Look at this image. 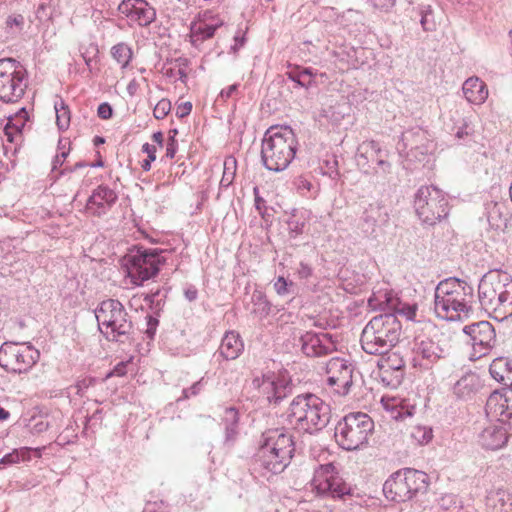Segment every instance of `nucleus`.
Segmentation results:
<instances>
[{
  "label": "nucleus",
  "instance_id": "nucleus-1",
  "mask_svg": "<svg viewBox=\"0 0 512 512\" xmlns=\"http://www.w3.org/2000/svg\"><path fill=\"white\" fill-rule=\"evenodd\" d=\"M295 452L293 436L284 428L268 429L262 433L254 456V469L278 474L290 464Z\"/></svg>",
  "mask_w": 512,
  "mask_h": 512
},
{
  "label": "nucleus",
  "instance_id": "nucleus-2",
  "mask_svg": "<svg viewBox=\"0 0 512 512\" xmlns=\"http://www.w3.org/2000/svg\"><path fill=\"white\" fill-rule=\"evenodd\" d=\"M481 307L493 319L502 322L512 316V277L507 272L490 271L478 285Z\"/></svg>",
  "mask_w": 512,
  "mask_h": 512
},
{
  "label": "nucleus",
  "instance_id": "nucleus-3",
  "mask_svg": "<svg viewBox=\"0 0 512 512\" xmlns=\"http://www.w3.org/2000/svg\"><path fill=\"white\" fill-rule=\"evenodd\" d=\"M474 289L466 281L450 277L438 283L434 294V311L447 321L460 320L472 312Z\"/></svg>",
  "mask_w": 512,
  "mask_h": 512
},
{
  "label": "nucleus",
  "instance_id": "nucleus-4",
  "mask_svg": "<svg viewBox=\"0 0 512 512\" xmlns=\"http://www.w3.org/2000/svg\"><path fill=\"white\" fill-rule=\"evenodd\" d=\"M331 407L312 393L299 394L293 398L287 412L289 424L297 431L316 434L330 422Z\"/></svg>",
  "mask_w": 512,
  "mask_h": 512
},
{
  "label": "nucleus",
  "instance_id": "nucleus-5",
  "mask_svg": "<svg viewBox=\"0 0 512 512\" xmlns=\"http://www.w3.org/2000/svg\"><path fill=\"white\" fill-rule=\"evenodd\" d=\"M297 137L289 126H272L264 134L261 160L264 167L273 172L285 170L297 151Z\"/></svg>",
  "mask_w": 512,
  "mask_h": 512
},
{
  "label": "nucleus",
  "instance_id": "nucleus-6",
  "mask_svg": "<svg viewBox=\"0 0 512 512\" xmlns=\"http://www.w3.org/2000/svg\"><path fill=\"white\" fill-rule=\"evenodd\" d=\"M401 332V322L394 313L377 315L362 331L360 339L362 349L371 355L387 353L398 343Z\"/></svg>",
  "mask_w": 512,
  "mask_h": 512
},
{
  "label": "nucleus",
  "instance_id": "nucleus-7",
  "mask_svg": "<svg viewBox=\"0 0 512 512\" xmlns=\"http://www.w3.org/2000/svg\"><path fill=\"white\" fill-rule=\"evenodd\" d=\"M373 430L374 422L368 414L353 412L337 422L334 437L342 449L353 451L368 443V438Z\"/></svg>",
  "mask_w": 512,
  "mask_h": 512
},
{
  "label": "nucleus",
  "instance_id": "nucleus-8",
  "mask_svg": "<svg viewBox=\"0 0 512 512\" xmlns=\"http://www.w3.org/2000/svg\"><path fill=\"white\" fill-rule=\"evenodd\" d=\"M101 333L110 341H122L133 330V324L123 304L117 299L102 301L95 309Z\"/></svg>",
  "mask_w": 512,
  "mask_h": 512
},
{
  "label": "nucleus",
  "instance_id": "nucleus-9",
  "mask_svg": "<svg viewBox=\"0 0 512 512\" xmlns=\"http://www.w3.org/2000/svg\"><path fill=\"white\" fill-rule=\"evenodd\" d=\"M164 251L161 249H148L139 247L131 251L123 259L127 277L136 286H141L145 281L154 278L160 271V267L166 263Z\"/></svg>",
  "mask_w": 512,
  "mask_h": 512
},
{
  "label": "nucleus",
  "instance_id": "nucleus-10",
  "mask_svg": "<svg viewBox=\"0 0 512 512\" xmlns=\"http://www.w3.org/2000/svg\"><path fill=\"white\" fill-rule=\"evenodd\" d=\"M429 485V477L423 472L412 468L397 471L383 485L387 499L395 502H406L417 493L425 492Z\"/></svg>",
  "mask_w": 512,
  "mask_h": 512
},
{
  "label": "nucleus",
  "instance_id": "nucleus-11",
  "mask_svg": "<svg viewBox=\"0 0 512 512\" xmlns=\"http://www.w3.org/2000/svg\"><path fill=\"white\" fill-rule=\"evenodd\" d=\"M409 361L414 368L429 370L449 356L447 343L437 334L420 333L409 343Z\"/></svg>",
  "mask_w": 512,
  "mask_h": 512
},
{
  "label": "nucleus",
  "instance_id": "nucleus-12",
  "mask_svg": "<svg viewBox=\"0 0 512 512\" xmlns=\"http://www.w3.org/2000/svg\"><path fill=\"white\" fill-rule=\"evenodd\" d=\"M28 87L26 68L13 58L0 59V101L16 103Z\"/></svg>",
  "mask_w": 512,
  "mask_h": 512
},
{
  "label": "nucleus",
  "instance_id": "nucleus-13",
  "mask_svg": "<svg viewBox=\"0 0 512 512\" xmlns=\"http://www.w3.org/2000/svg\"><path fill=\"white\" fill-rule=\"evenodd\" d=\"M417 216L424 224L434 225L448 215V200L435 186H421L414 198Z\"/></svg>",
  "mask_w": 512,
  "mask_h": 512
},
{
  "label": "nucleus",
  "instance_id": "nucleus-14",
  "mask_svg": "<svg viewBox=\"0 0 512 512\" xmlns=\"http://www.w3.org/2000/svg\"><path fill=\"white\" fill-rule=\"evenodd\" d=\"M39 356V351L31 345L5 342L0 347V366L11 373H26Z\"/></svg>",
  "mask_w": 512,
  "mask_h": 512
},
{
  "label": "nucleus",
  "instance_id": "nucleus-15",
  "mask_svg": "<svg viewBox=\"0 0 512 512\" xmlns=\"http://www.w3.org/2000/svg\"><path fill=\"white\" fill-rule=\"evenodd\" d=\"M311 484L319 495L341 499L351 494L350 486L339 476L332 463L315 469Z\"/></svg>",
  "mask_w": 512,
  "mask_h": 512
},
{
  "label": "nucleus",
  "instance_id": "nucleus-16",
  "mask_svg": "<svg viewBox=\"0 0 512 512\" xmlns=\"http://www.w3.org/2000/svg\"><path fill=\"white\" fill-rule=\"evenodd\" d=\"M355 367L348 360L333 357L325 367L326 383L329 389L338 396H346L353 386Z\"/></svg>",
  "mask_w": 512,
  "mask_h": 512
},
{
  "label": "nucleus",
  "instance_id": "nucleus-17",
  "mask_svg": "<svg viewBox=\"0 0 512 512\" xmlns=\"http://www.w3.org/2000/svg\"><path fill=\"white\" fill-rule=\"evenodd\" d=\"M435 145L430 140L427 131L415 127L402 133L397 149L400 153H405L410 161H423L425 157L432 153Z\"/></svg>",
  "mask_w": 512,
  "mask_h": 512
},
{
  "label": "nucleus",
  "instance_id": "nucleus-18",
  "mask_svg": "<svg viewBox=\"0 0 512 512\" xmlns=\"http://www.w3.org/2000/svg\"><path fill=\"white\" fill-rule=\"evenodd\" d=\"M467 342L473 348V357L479 359L487 355L496 344V333L488 321H479L463 328Z\"/></svg>",
  "mask_w": 512,
  "mask_h": 512
},
{
  "label": "nucleus",
  "instance_id": "nucleus-19",
  "mask_svg": "<svg viewBox=\"0 0 512 512\" xmlns=\"http://www.w3.org/2000/svg\"><path fill=\"white\" fill-rule=\"evenodd\" d=\"M302 352L308 357H321L337 349V337L328 332H306L300 337Z\"/></svg>",
  "mask_w": 512,
  "mask_h": 512
},
{
  "label": "nucleus",
  "instance_id": "nucleus-20",
  "mask_svg": "<svg viewBox=\"0 0 512 512\" xmlns=\"http://www.w3.org/2000/svg\"><path fill=\"white\" fill-rule=\"evenodd\" d=\"M488 417L512 427V389L493 391L485 406Z\"/></svg>",
  "mask_w": 512,
  "mask_h": 512
},
{
  "label": "nucleus",
  "instance_id": "nucleus-21",
  "mask_svg": "<svg viewBox=\"0 0 512 512\" xmlns=\"http://www.w3.org/2000/svg\"><path fill=\"white\" fill-rule=\"evenodd\" d=\"M121 14L139 26L146 27L156 18V11L146 0H122L118 6Z\"/></svg>",
  "mask_w": 512,
  "mask_h": 512
},
{
  "label": "nucleus",
  "instance_id": "nucleus-22",
  "mask_svg": "<svg viewBox=\"0 0 512 512\" xmlns=\"http://www.w3.org/2000/svg\"><path fill=\"white\" fill-rule=\"evenodd\" d=\"M260 392L269 404L278 405L292 392V386L284 378L263 376L262 380H254Z\"/></svg>",
  "mask_w": 512,
  "mask_h": 512
},
{
  "label": "nucleus",
  "instance_id": "nucleus-23",
  "mask_svg": "<svg viewBox=\"0 0 512 512\" xmlns=\"http://www.w3.org/2000/svg\"><path fill=\"white\" fill-rule=\"evenodd\" d=\"M117 193L108 186L100 185L93 190L87 200L86 210L93 216L106 214L117 201Z\"/></svg>",
  "mask_w": 512,
  "mask_h": 512
},
{
  "label": "nucleus",
  "instance_id": "nucleus-24",
  "mask_svg": "<svg viewBox=\"0 0 512 512\" xmlns=\"http://www.w3.org/2000/svg\"><path fill=\"white\" fill-rule=\"evenodd\" d=\"M507 440V430L503 425L491 424L479 434V443L485 449H500L506 444Z\"/></svg>",
  "mask_w": 512,
  "mask_h": 512
},
{
  "label": "nucleus",
  "instance_id": "nucleus-25",
  "mask_svg": "<svg viewBox=\"0 0 512 512\" xmlns=\"http://www.w3.org/2000/svg\"><path fill=\"white\" fill-rule=\"evenodd\" d=\"M363 231L371 234L375 231L378 224H385L389 220V214L386 208L380 203H371L364 211L363 216Z\"/></svg>",
  "mask_w": 512,
  "mask_h": 512
},
{
  "label": "nucleus",
  "instance_id": "nucleus-26",
  "mask_svg": "<svg viewBox=\"0 0 512 512\" xmlns=\"http://www.w3.org/2000/svg\"><path fill=\"white\" fill-rule=\"evenodd\" d=\"M466 100L475 105L483 104L488 98L487 85L478 77L468 78L462 86Z\"/></svg>",
  "mask_w": 512,
  "mask_h": 512
},
{
  "label": "nucleus",
  "instance_id": "nucleus-27",
  "mask_svg": "<svg viewBox=\"0 0 512 512\" xmlns=\"http://www.w3.org/2000/svg\"><path fill=\"white\" fill-rule=\"evenodd\" d=\"M243 349L244 343L239 333L229 331L222 338L218 352L225 360H234L240 356Z\"/></svg>",
  "mask_w": 512,
  "mask_h": 512
},
{
  "label": "nucleus",
  "instance_id": "nucleus-28",
  "mask_svg": "<svg viewBox=\"0 0 512 512\" xmlns=\"http://www.w3.org/2000/svg\"><path fill=\"white\" fill-rule=\"evenodd\" d=\"M511 366L512 360L503 357L496 358L490 364L489 372L496 381L512 388V372H510Z\"/></svg>",
  "mask_w": 512,
  "mask_h": 512
},
{
  "label": "nucleus",
  "instance_id": "nucleus-29",
  "mask_svg": "<svg viewBox=\"0 0 512 512\" xmlns=\"http://www.w3.org/2000/svg\"><path fill=\"white\" fill-rule=\"evenodd\" d=\"M486 505L495 512H512V494L504 489L492 490L486 497Z\"/></svg>",
  "mask_w": 512,
  "mask_h": 512
},
{
  "label": "nucleus",
  "instance_id": "nucleus-30",
  "mask_svg": "<svg viewBox=\"0 0 512 512\" xmlns=\"http://www.w3.org/2000/svg\"><path fill=\"white\" fill-rule=\"evenodd\" d=\"M239 412L235 407L225 409L223 424L225 430V444L232 445L239 434Z\"/></svg>",
  "mask_w": 512,
  "mask_h": 512
},
{
  "label": "nucleus",
  "instance_id": "nucleus-31",
  "mask_svg": "<svg viewBox=\"0 0 512 512\" xmlns=\"http://www.w3.org/2000/svg\"><path fill=\"white\" fill-rule=\"evenodd\" d=\"M480 387V379L475 373L463 375L454 385V393L459 398H470Z\"/></svg>",
  "mask_w": 512,
  "mask_h": 512
},
{
  "label": "nucleus",
  "instance_id": "nucleus-32",
  "mask_svg": "<svg viewBox=\"0 0 512 512\" xmlns=\"http://www.w3.org/2000/svg\"><path fill=\"white\" fill-rule=\"evenodd\" d=\"M358 155L361 159L377 164L378 160L388 158L389 152L387 150H383L378 142L374 140H366L359 145Z\"/></svg>",
  "mask_w": 512,
  "mask_h": 512
},
{
  "label": "nucleus",
  "instance_id": "nucleus-33",
  "mask_svg": "<svg viewBox=\"0 0 512 512\" xmlns=\"http://www.w3.org/2000/svg\"><path fill=\"white\" fill-rule=\"evenodd\" d=\"M487 220L491 228L504 230L507 227V215L504 213V205L491 203L487 207Z\"/></svg>",
  "mask_w": 512,
  "mask_h": 512
},
{
  "label": "nucleus",
  "instance_id": "nucleus-34",
  "mask_svg": "<svg viewBox=\"0 0 512 512\" xmlns=\"http://www.w3.org/2000/svg\"><path fill=\"white\" fill-rule=\"evenodd\" d=\"M27 113L25 109H22L20 115L15 119L9 118L6 126L4 127V134L7 137V141L14 142L15 138L20 136L21 130L25 125Z\"/></svg>",
  "mask_w": 512,
  "mask_h": 512
},
{
  "label": "nucleus",
  "instance_id": "nucleus-35",
  "mask_svg": "<svg viewBox=\"0 0 512 512\" xmlns=\"http://www.w3.org/2000/svg\"><path fill=\"white\" fill-rule=\"evenodd\" d=\"M404 367V361L401 358H395V360L391 359V357L388 358L387 368H382V380L386 381L387 374L390 370L395 371L396 375L393 380L388 382V385H391L392 387H396L401 383V379L403 377L402 369Z\"/></svg>",
  "mask_w": 512,
  "mask_h": 512
},
{
  "label": "nucleus",
  "instance_id": "nucleus-36",
  "mask_svg": "<svg viewBox=\"0 0 512 512\" xmlns=\"http://www.w3.org/2000/svg\"><path fill=\"white\" fill-rule=\"evenodd\" d=\"M286 75L300 87L308 89L313 84L312 77L314 76V73L311 68H304L302 70L296 68L295 70L288 71Z\"/></svg>",
  "mask_w": 512,
  "mask_h": 512
},
{
  "label": "nucleus",
  "instance_id": "nucleus-37",
  "mask_svg": "<svg viewBox=\"0 0 512 512\" xmlns=\"http://www.w3.org/2000/svg\"><path fill=\"white\" fill-rule=\"evenodd\" d=\"M111 54L121 68H126L129 65L133 55L130 46L123 42L114 45Z\"/></svg>",
  "mask_w": 512,
  "mask_h": 512
},
{
  "label": "nucleus",
  "instance_id": "nucleus-38",
  "mask_svg": "<svg viewBox=\"0 0 512 512\" xmlns=\"http://www.w3.org/2000/svg\"><path fill=\"white\" fill-rule=\"evenodd\" d=\"M409 435L415 444L425 445L432 440L433 431L431 427L415 425L410 428Z\"/></svg>",
  "mask_w": 512,
  "mask_h": 512
},
{
  "label": "nucleus",
  "instance_id": "nucleus-39",
  "mask_svg": "<svg viewBox=\"0 0 512 512\" xmlns=\"http://www.w3.org/2000/svg\"><path fill=\"white\" fill-rule=\"evenodd\" d=\"M253 308L251 313L257 318L263 319L270 313V303L261 292L252 295Z\"/></svg>",
  "mask_w": 512,
  "mask_h": 512
},
{
  "label": "nucleus",
  "instance_id": "nucleus-40",
  "mask_svg": "<svg viewBox=\"0 0 512 512\" xmlns=\"http://www.w3.org/2000/svg\"><path fill=\"white\" fill-rule=\"evenodd\" d=\"M54 108L58 128L60 130H66L70 124V111L68 106L65 104L63 99L59 98V100L55 101Z\"/></svg>",
  "mask_w": 512,
  "mask_h": 512
},
{
  "label": "nucleus",
  "instance_id": "nucleus-41",
  "mask_svg": "<svg viewBox=\"0 0 512 512\" xmlns=\"http://www.w3.org/2000/svg\"><path fill=\"white\" fill-rule=\"evenodd\" d=\"M25 19L21 14L9 15L5 21V31L10 37H17L24 29Z\"/></svg>",
  "mask_w": 512,
  "mask_h": 512
},
{
  "label": "nucleus",
  "instance_id": "nucleus-42",
  "mask_svg": "<svg viewBox=\"0 0 512 512\" xmlns=\"http://www.w3.org/2000/svg\"><path fill=\"white\" fill-rule=\"evenodd\" d=\"M217 29V25H209L206 23H201L199 25H194L191 27L192 38L194 41H205L214 36L215 31Z\"/></svg>",
  "mask_w": 512,
  "mask_h": 512
},
{
  "label": "nucleus",
  "instance_id": "nucleus-43",
  "mask_svg": "<svg viewBox=\"0 0 512 512\" xmlns=\"http://www.w3.org/2000/svg\"><path fill=\"white\" fill-rule=\"evenodd\" d=\"M236 168V160L233 157H228L224 161V172L221 179V185L228 187L234 179Z\"/></svg>",
  "mask_w": 512,
  "mask_h": 512
},
{
  "label": "nucleus",
  "instance_id": "nucleus-44",
  "mask_svg": "<svg viewBox=\"0 0 512 512\" xmlns=\"http://www.w3.org/2000/svg\"><path fill=\"white\" fill-rule=\"evenodd\" d=\"M421 19L420 23L424 31H434L436 29V23L433 17V11L430 6H427L420 11Z\"/></svg>",
  "mask_w": 512,
  "mask_h": 512
},
{
  "label": "nucleus",
  "instance_id": "nucleus-45",
  "mask_svg": "<svg viewBox=\"0 0 512 512\" xmlns=\"http://www.w3.org/2000/svg\"><path fill=\"white\" fill-rule=\"evenodd\" d=\"M273 286L279 296H287L294 292V283L283 276H279Z\"/></svg>",
  "mask_w": 512,
  "mask_h": 512
},
{
  "label": "nucleus",
  "instance_id": "nucleus-46",
  "mask_svg": "<svg viewBox=\"0 0 512 512\" xmlns=\"http://www.w3.org/2000/svg\"><path fill=\"white\" fill-rule=\"evenodd\" d=\"M142 151L147 154V159L142 161L141 167L144 171H149L151 169V163L156 159L157 149L154 145L145 143L142 146Z\"/></svg>",
  "mask_w": 512,
  "mask_h": 512
},
{
  "label": "nucleus",
  "instance_id": "nucleus-47",
  "mask_svg": "<svg viewBox=\"0 0 512 512\" xmlns=\"http://www.w3.org/2000/svg\"><path fill=\"white\" fill-rule=\"evenodd\" d=\"M171 110V103L167 99L160 100L154 107L153 114L157 119L165 118Z\"/></svg>",
  "mask_w": 512,
  "mask_h": 512
},
{
  "label": "nucleus",
  "instance_id": "nucleus-48",
  "mask_svg": "<svg viewBox=\"0 0 512 512\" xmlns=\"http://www.w3.org/2000/svg\"><path fill=\"white\" fill-rule=\"evenodd\" d=\"M21 459V453L18 450H13L0 459V469H4L6 466L19 463Z\"/></svg>",
  "mask_w": 512,
  "mask_h": 512
},
{
  "label": "nucleus",
  "instance_id": "nucleus-49",
  "mask_svg": "<svg viewBox=\"0 0 512 512\" xmlns=\"http://www.w3.org/2000/svg\"><path fill=\"white\" fill-rule=\"evenodd\" d=\"M202 388H203V382L201 379V380L195 382L191 387L183 389L182 397H180L178 399V401L189 399L191 396H197L200 393V391L202 390Z\"/></svg>",
  "mask_w": 512,
  "mask_h": 512
},
{
  "label": "nucleus",
  "instance_id": "nucleus-50",
  "mask_svg": "<svg viewBox=\"0 0 512 512\" xmlns=\"http://www.w3.org/2000/svg\"><path fill=\"white\" fill-rule=\"evenodd\" d=\"M392 165L387 160V158H383L382 160H378V163L374 167L375 174L377 175H387L391 173Z\"/></svg>",
  "mask_w": 512,
  "mask_h": 512
},
{
  "label": "nucleus",
  "instance_id": "nucleus-51",
  "mask_svg": "<svg viewBox=\"0 0 512 512\" xmlns=\"http://www.w3.org/2000/svg\"><path fill=\"white\" fill-rule=\"evenodd\" d=\"M98 117L104 120H108L113 115V109L107 102L101 103L97 109Z\"/></svg>",
  "mask_w": 512,
  "mask_h": 512
},
{
  "label": "nucleus",
  "instance_id": "nucleus-52",
  "mask_svg": "<svg viewBox=\"0 0 512 512\" xmlns=\"http://www.w3.org/2000/svg\"><path fill=\"white\" fill-rule=\"evenodd\" d=\"M149 294L153 296L155 313H158L164 305L166 294H162L160 289H157L155 292H151Z\"/></svg>",
  "mask_w": 512,
  "mask_h": 512
},
{
  "label": "nucleus",
  "instance_id": "nucleus-53",
  "mask_svg": "<svg viewBox=\"0 0 512 512\" xmlns=\"http://www.w3.org/2000/svg\"><path fill=\"white\" fill-rule=\"evenodd\" d=\"M142 512H164V502L161 501H148Z\"/></svg>",
  "mask_w": 512,
  "mask_h": 512
},
{
  "label": "nucleus",
  "instance_id": "nucleus-54",
  "mask_svg": "<svg viewBox=\"0 0 512 512\" xmlns=\"http://www.w3.org/2000/svg\"><path fill=\"white\" fill-rule=\"evenodd\" d=\"M178 144L173 136H170L166 145L165 156L169 159H173L177 152Z\"/></svg>",
  "mask_w": 512,
  "mask_h": 512
},
{
  "label": "nucleus",
  "instance_id": "nucleus-55",
  "mask_svg": "<svg viewBox=\"0 0 512 512\" xmlns=\"http://www.w3.org/2000/svg\"><path fill=\"white\" fill-rule=\"evenodd\" d=\"M146 319H147L146 334L150 339H152L155 335L156 328L159 324V321L157 318H155L153 316H147Z\"/></svg>",
  "mask_w": 512,
  "mask_h": 512
},
{
  "label": "nucleus",
  "instance_id": "nucleus-56",
  "mask_svg": "<svg viewBox=\"0 0 512 512\" xmlns=\"http://www.w3.org/2000/svg\"><path fill=\"white\" fill-rule=\"evenodd\" d=\"M374 8L381 11H388L395 5V0H371Z\"/></svg>",
  "mask_w": 512,
  "mask_h": 512
},
{
  "label": "nucleus",
  "instance_id": "nucleus-57",
  "mask_svg": "<svg viewBox=\"0 0 512 512\" xmlns=\"http://www.w3.org/2000/svg\"><path fill=\"white\" fill-rule=\"evenodd\" d=\"M192 111V103L191 102H184L178 105L176 109V116L178 118H184L188 116Z\"/></svg>",
  "mask_w": 512,
  "mask_h": 512
},
{
  "label": "nucleus",
  "instance_id": "nucleus-58",
  "mask_svg": "<svg viewBox=\"0 0 512 512\" xmlns=\"http://www.w3.org/2000/svg\"><path fill=\"white\" fill-rule=\"evenodd\" d=\"M416 310V306L405 305L403 308L398 309V312L405 315L407 319L413 320L416 316Z\"/></svg>",
  "mask_w": 512,
  "mask_h": 512
},
{
  "label": "nucleus",
  "instance_id": "nucleus-59",
  "mask_svg": "<svg viewBox=\"0 0 512 512\" xmlns=\"http://www.w3.org/2000/svg\"><path fill=\"white\" fill-rule=\"evenodd\" d=\"M184 295L188 301L192 302L197 299L198 291L194 286H189L188 288L185 289Z\"/></svg>",
  "mask_w": 512,
  "mask_h": 512
},
{
  "label": "nucleus",
  "instance_id": "nucleus-60",
  "mask_svg": "<svg viewBox=\"0 0 512 512\" xmlns=\"http://www.w3.org/2000/svg\"><path fill=\"white\" fill-rule=\"evenodd\" d=\"M414 414V408H402L397 412L396 415L393 416L396 420L404 419L406 417H411Z\"/></svg>",
  "mask_w": 512,
  "mask_h": 512
},
{
  "label": "nucleus",
  "instance_id": "nucleus-61",
  "mask_svg": "<svg viewBox=\"0 0 512 512\" xmlns=\"http://www.w3.org/2000/svg\"><path fill=\"white\" fill-rule=\"evenodd\" d=\"M298 274L300 278H308L312 274V269L309 265L305 263H300V267L298 269Z\"/></svg>",
  "mask_w": 512,
  "mask_h": 512
},
{
  "label": "nucleus",
  "instance_id": "nucleus-62",
  "mask_svg": "<svg viewBox=\"0 0 512 512\" xmlns=\"http://www.w3.org/2000/svg\"><path fill=\"white\" fill-rule=\"evenodd\" d=\"M237 88H238L237 84L230 85L229 87H227L226 89H223L220 92V97L224 100L228 99L237 90Z\"/></svg>",
  "mask_w": 512,
  "mask_h": 512
},
{
  "label": "nucleus",
  "instance_id": "nucleus-63",
  "mask_svg": "<svg viewBox=\"0 0 512 512\" xmlns=\"http://www.w3.org/2000/svg\"><path fill=\"white\" fill-rule=\"evenodd\" d=\"M254 194H255V207L256 209L261 212V210L265 207V201L263 198H261L258 194V188H254Z\"/></svg>",
  "mask_w": 512,
  "mask_h": 512
},
{
  "label": "nucleus",
  "instance_id": "nucleus-64",
  "mask_svg": "<svg viewBox=\"0 0 512 512\" xmlns=\"http://www.w3.org/2000/svg\"><path fill=\"white\" fill-rule=\"evenodd\" d=\"M126 373V365L121 362L118 365L115 366L113 370V374L117 376H123Z\"/></svg>",
  "mask_w": 512,
  "mask_h": 512
}]
</instances>
